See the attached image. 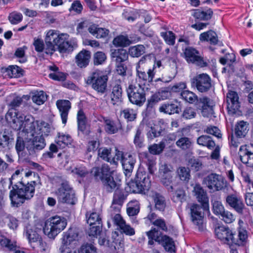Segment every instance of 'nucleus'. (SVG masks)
<instances>
[{"label":"nucleus","mask_w":253,"mask_h":253,"mask_svg":"<svg viewBox=\"0 0 253 253\" xmlns=\"http://www.w3.org/2000/svg\"><path fill=\"white\" fill-rule=\"evenodd\" d=\"M5 118L8 122L13 123L15 129L22 130L21 133L28 137L34 136L33 131L38 121H35L32 115H24L11 109L6 113Z\"/></svg>","instance_id":"obj_1"},{"label":"nucleus","mask_w":253,"mask_h":253,"mask_svg":"<svg viewBox=\"0 0 253 253\" xmlns=\"http://www.w3.org/2000/svg\"><path fill=\"white\" fill-rule=\"evenodd\" d=\"M36 182L31 181L26 185H18L17 189H12L10 191L9 197L11 204L14 207H18L24 203L25 200L32 198L35 193V186Z\"/></svg>","instance_id":"obj_2"},{"label":"nucleus","mask_w":253,"mask_h":253,"mask_svg":"<svg viewBox=\"0 0 253 253\" xmlns=\"http://www.w3.org/2000/svg\"><path fill=\"white\" fill-rule=\"evenodd\" d=\"M80 238L79 232L76 229L70 228L64 232L61 239L59 253H77L75 249L78 246Z\"/></svg>","instance_id":"obj_3"},{"label":"nucleus","mask_w":253,"mask_h":253,"mask_svg":"<svg viewBox=\"0 0 253 253\" xmlns=\"http://www.w3.org/2000/svg\"><path fill=\"white\" fill-rule=\"evenodd\" d=\"M67 225V220L65 217L56 215L48 219L45 223L43 232L49 238L54 239L66 228Z\"/></svg>","instance_id":"obj_4"},{"label":"nucleus","mask_w":253,"mask_h":253,"mask_svg":"<svg viewBox=\"0 0 253 253\" xmlns=\"http://www.w3.org/2000/svg\"><path fill=\"white\" fill-rule=\"evenodd\" d=\"M44 41L46 47L45 52L46 54H51L56 50V45L63 40H67L68 35L66 34L61 33L59 31L50 29L45 32Z\"/></svg>","instance_id":"obj_5"},{"label":"nucleus","mask_w":253,"mask_h":253,"mask_svg":"<svg viewBox=\"0 0 253 253\" xmlns=\"http://www.w3.org/2000/svg\"><path fill=\"white\" fill-rule=\"evenodd\" d=\"M108 76L103 71L96 70L88 78L86 83L92 88L100 94H103L106 90Z\"/></svg>","instance_id":"obj_6"},{"label":"nucleus","mask_w":253,"mask_h":253,"mask_svg":"<svg viewBox=\"0 0 253 253\" xmlns=\"http://www.w3.org/2000/svg\"><path fill=\"white\" fill-rule=\"evenodd\" d=\"M113 164L117 166L121 162L126 175H129L133 169L135 160L133 156L128 153L124 154L122 151L115 149V155L112 158Z\"/></svg>","instance_id":"obj_7"},{"label":"nucleus","mask_w":253,"mask_h":253,"mask_svg":"<svg viewBox=\"0 0 253 253\" xmlns=\"http://www.w3.org/2000/svg\"><path fill=\"white\" fill-rule=\"evenodd\" d=\"M147 89L141 84H130L127 89L130 102L139 106L142 105L146 100L144 90Z\"/></svg>","instance_id":"obj_8"},{"label":"nucleus","mask_w":253,"mask_h":253,"mask_svg":"<svg viewBox=\"0 0 253 253\" xmlns=\"http://www.w3.org/2000/svg\"><path fill=\"white\" fill-rule=\"evenodd\" d=\"M203 184L210 190L218 191L226 186V181L222 175L212 173L204 178Z\"/></svg>","instance_id":"obj_9"},{"label":"nucleus","mask_w":253,"mask_h":253,"mask_svg":"<svg viewBox=\"0 0 253 253\" xmlns=\"http://www.w3.org/2000/svg\"><path fill=\"white\" fill-rule=\"evenodd\" d=\"M59 202L74 205L77 199L74 190L67 183H63L55 192Z\"/></svg>","instance_id":"obj_10"},{"label":"nucleus","mask_w":253,"mask_h":253,"mask_svg":"<svg viewBox=\"0 0 253 253\" xmlns=\"http://www.w3.org/2000/svg\"><path fill=\"white\" fill-rule=\"evenodd\" d=\"M146 234L148 237L161 244L167 251L169 253H175V244L171 238L166 235L161 236L155 228L147 232Z\"/></svg>","instance_id":"obj_11"},{"label":"nucleus","mask_w":253,"mask_h":253,"mask_svg":"<svg viewBox=\"0 0 253 253\" xmlns=\"http://www.w3.org/2000/svg\"><path fill=\"white\" fill-rule=\"evenodd\" d=\"M183 55L185 60L189 63H193L201 67L208 65L207 61L195 48L191 47L186 48L183 51Z\"/></svg>","instance_id":"obj_12"},{"label":"nucleus","mask_w":253,"mask_h":253,"mask_svg":"<svg viewBox=\"0 0 253 253\" xmlns=\"http://www.w3.org/2000/svg\"><path fill=\"white\" fill-rule=\"evenodd\" d=\"M215 236L221 242L228 245L233 246L234 232L228 227L224 225H219L215 228Z\"/></svg>","instance_id":"obj_13"},{"label":"nucleus","mask_w":253,"mask_h":253,"mask_svg":"<svg viewBox=\"0 0 253 253\" xmlns=\"http://www.w3.org/2000/svg\"><path fill=\"white\" fill-rule=\"evenodd\" d=\"M190 216L193 223L196 225L199 230L203 229L204 213L202 211L201 207L195 204L190 206Z\"/></svg>","instance_id":"obj_14"},{"label":"nucleus","mask_w":253,"mask_h":253,"mask_svg":"<svg viewBox=\"0 0 253 253\" xmlns=\"http://www.w3.org/2000/svg\"><path fill=\"white\" fill-rule=\"evenodd\" d=\"M197 107L201 111L204 117H209L213 114V106L214 105L212 101L206 96H202L198 98L196 103Z\"/></svg>","instance_id":"obj_15"},{"label":"nucleus","mask_w":253,"mask_h":253,"mask_svg":"<svg viewBox=\"0 0 253 253\" xmlns=\"http://www.w3.org/2000/svg\"><path fill=\"white\" fill-rule=\"evenodd\" d=\"M239 155L243 163L246 164L249 167H253V144L241 146Z\"/></svg>","instance_id":"obj_16"},{"label":"nucleus","mask_w":253,"mask_h":253,"mask_svg":"<svg viewBox=\"0 0 253 253\" xmlns=\"http://www.w3.org/2000/svg\"><path fill=\"white\" fill-rule=\"evenodd\" d=\"M197 89L204 92L208 91L211 86V81L210 76L205 73L197 75L194 79Z\"/></svg>","instance_id":"obj_17"},{"label":"nucleus","mask_w":253,"mask_h":253,"mask_svg":"<svg viewBox=\"0 0 253 253\" xmlns=\"http://www.w3.org/2000/svg\"><path fill=\"white\" fill-rule=\"evenodd\" d=\"M27 140L26 148L28 150H40L45 146V142L43 137L35 135L34 136L25 137Z\"/></svg>","instance_id":"obj_18"},{"label":"nucleus","mask_w":253,"mask_h":253,"mask_svg":"<svg viewBox=\"0 0 253 253\" xmlns=\"http://www.w3.org/2000/svg\"><path fill=\"white\" fill-rule=\"evenodd\" d=\"M239 96L235 91L229 90L226 94V102L228 111L231 114L236 113L240 107Z\"/></svg>","instance_id":"obj_19"},{"label":"nucleus","mask_w":253,"mask_h":253,"mask_svg":"<svg viewBox=\"0 0 253 253\" xmlns=\"http://www.w3.org/2000/svg\"><path fill=\"white\" fill-rule=\"evenodd\" d=\"M166 124L163 120H159L153 121L149 123V129L147 133V136L149 139L158 137L163 129L165 128Z\"/></svg>","instance_id":"obj_20"},{"label":"nucleus","mask_w":253,"mask_h":253,"mask_svg":"<svg viewBox=\"0 0 253 253\" xmlns=\"http://www.w3.org/2000/svg\"><path fill=\"white\" fill-rule=\"evenodd\" d=\"M193 195L197 201L201 203L203 209L209 210V198L206 192L199 184H196L192 191Z\"/></svg>","instance_id":"obj_21"},{"label":"nucleus","mask_w":253,"mask_h":253,"mask_svg":"<svg viewBox=\"0 0 253 253\" xmlns=\"http://www.w3.org/2000/svg\"><path fill=\"white\" fill-rule=\"evenodd\" d=\"M56 105L59 111L62 124L65 125L68 119L69 112L71 108L70 102L67 100H58Z\"/></svg>","instance_id":"obj_22"},{"label":"nucleus","mask_w":253,"mask_h":253,"mask_svg":"<svg viewBox=\"0 0 253 253\" xmlns=\"http://www.w3.org/2000/svg\"><path fill=\"white\" fill-rule=\"evenodd\" d=\"M171 166L166 164H161L159 168V176L162 182L167 186L171 183Z\"/></svg>","instance_id":"obj_23"},{"label":"nucleus","mask_w":253,"mask_h":253,"mask_svg":"<svg viewBox=\"0 0 253 253\" xmlns=\"http://www.w3.org/2000/svg\"><path fill=\"white\" fill-rule=\"evenodd\" d=\"M154 75L153 69H149L147 75L145 71H136V83L135 84H141L143 86L146 87L148 83L152 82Z\"/></svg>","instance_id":"obj_24"},{"label":"nucleus","mask_w":253,"mask_h":253,"mask_svg":"<svg viewBox=\"0 0 253 253\" xmlns=\"http://www.w3.org/2000/svg\"><path fill=\"white\" fill-rule=\"evenodd\" d=\"M136 177L141 193L148 191L151 187L150 177L149 175L144 171H138Z\"/></svg>","instance_id":"obj_25"},{"label":"nucleus","mask_w":253,"mask_h":253,"mask_svg":"<svg viewBox=\"0 0 253 253\" xmlns=\"http://www.w3.org/2000/svg\"><path fill=\"white\" fill-rule=\"evenodd\" d=\"M226 203L238 212L242 213L244 205L241 198L235 194L228 195L226 199Z\"/></svg>","instance_id":"obj_26"},{"label":"nucleus","mask_w":253,"mask_h":253,"mask_svg":"<svg viewBox=\"0 0 253 253\" xmlns=\"http://www.w3.org/2000/svg\"><path fill=\"white\" fill-rule=\"evenodd\" d=\"M91 54L89 51L82 50L76 56V63L80 68L86 67L90 61Z\"/></svg>","instance_id":"obj_27"},{"label":"nucleus","mask_w":253,"mask_h":253,"mask_svg":"<svg viewBox=\"0 0 253 253\" xmlns=\"http://www.w3.org/2000/svg\"><path fill=\"white\" fill-rule=\"evenodd\" d=\"M51 130L50 126L44 122H39L37 123L36 128H35L33 133L39 136L43 137L47 136Z\"/></svg>","instance_id":"obj_28"},{"label":"nucleus","mask_w":253,"mask_h":253,"mask_svg":"<svg viewBox=\"0 0 253 253\" xmlns=\"http://www.w3.org/2000/svg\"><path fill=\"white\" fill-rule=\"evenodd\" d=\"M91 173L97 179H100L101 181L107 176L111 172L110 170L109 167L107 165H103L101 168L96 167L92 169Z\"/></svg>","instance_id":"obj_29"},{"label":"nucleus","mask_w":253,"mask_h":253,"mask_svg":"<svg viewBox=\"0 0 253 253\" xmlns=\"http://www.w3.org/2000/svg\"><path fill=\"white\" fill-rule=\"evenodd\" d=\"M0 246L9 251H14V253H25L24 252L17 249L16 243L14 241H11L4 236L0 237Z\"/></svg>","instance_id":"obj_30"},{"label":"nucleus","mask_w":253,"mask_h":253,"mask_svg":"<svg viewBox=\"0 0 253 253\" xmlns=\"http://www.w3.org/2000/svg\"><path fill=\"white\" fill-rule=\"evenodd\" d=\"M105 123V130L109 134H114L122 128L119 122H114L109 119H103Z\"/></svg>","instance_id":"obj_31"},{"label":"nucleus","mask_w":253,"mask_h":253,"mask_svg":"<svg viewBox=\"0 0 253 253\" xmlns=\"http://www.w3.org/2000/svg\"><path fill=\"white\" fill-rule=\"evenodd\" d=\"M248 238L247 231L243 228H239L237 238H235V234L234 233L233 245L243 246L246 243Z\"/></svg>","instance_id":"obj_32"},{"label":"nucleus","mask_w":253,"mask_h":253,"mask_svg":"<svg viewBox=\"0 0 253 253\" xmlns=\"http://www.w3.org/2000/svg\"><path fill=\"white\" fill-rule=\"evenodd\" d=\"M111 57L118 63H121L126 60L128 54L124 49H112Z\"/></svg>","instance_id":"obj_33"},{"label":"nucleus","mask_w":253,"mask_h":253,"mask_svg":"<svg viewBox=\"0 0 253 253\" xmlns=\"http://www.w3.org/2000/svg\"><path fill=\"white\" fill-rule=\"evenodd\" d=\"M24 236L28 239L29 243L33 248H35L36 244L41 239L37 232L31 228L27 229L26 231L24 233Z\"/></svg>","instance_id":"obj_34"},{"label":"nucleus","mask_w":253,"mask_h":253,"mask_svg":"<svg viewBox=\"0 0 253 253\" xmlns=\"http://www.w3.org/2000/svg\"><path fill=\"white\" fill-rule=\"evenodd\" d=\"M73 139L71 136L66 133H58L56 139L57 145L61 148H64L72 142Z\"/></svg>","instance_id":"obj_35"},{"label":"nucleus","mask_w":253,"mask_h":253,"mask_svg":"<svg viewBox=\"0 0 253 253\" xmlns=\"http://www.w3.org/2000/svg\"><path fill=\"white\" fill-rule=\"evenodd\" d=\"M88 31L96 38H105L109 34L108 30L97 27L95 25H92L89 27Z\"/></svg>","instance_id":"obj_36"},{"label":"nucleus","mask_w":253,"mask_h":253,"mask_svg":"<svg viewBox=\"0 0 253 253\" xmlns=\"http://www.w3.org/2000/svg\"><path fill=\"white\" fill-rule=\"evenodd\" d=\"M200 40L201 41H210L214 44L217 43L218 41L216 34L213 31L202 33L200 36Z\"/></svg>","instance_id":"obj_37"},{"label":"nucleus","mask_w":253,"mask_h":253,"mask_svg":"<svg viewBox=\"0 0 253 253\" xmlns=\"http://www.w3.org/2000/svg\"><path fill=\"white\" fill-rule=\"evenodd\" d=\"M197 142L199 145L207 147L210 149L213 148L215 146V143L211 138L206 135L199 137L197 139Z\"/></svg>","instance_id":"obj_38"},{"label":"nucleus","mask_w":253,"mask_h":253,"mask_svg":"<svg viewBox=\"0 0 253 253\" xmlns=\"http://www.w3.org/2000/svg\"><path fill=\"white\" fill-rule=\"evenodd\" d=\"M212 211L214 214L220 216L225 211V209L221 202L217 198L211 199Z\"/></svg>","instance_id":"obj_39"},{"label":"nucleus","mask_w":253,"mask_h":253,"mask_svg":"<svg viewBox=\"0 0 253 253\" xmlns=\"http://www.w3.org/2000/svg\"><path fill=\"white\" fill-rule=\"evenodd\" d=\"M145 52V47L142 44L132 46L129 47L128 53L133 57H138Z\"/></svg>","instance_id":"obj_40"},{"label":"nucleus","mask_w":253,"mask_h":253,"mask_svg":"<svg viewBox=\"0 0 253 253\" xmlns=\"http://www.w3.org/2000/svg\"><path fill=\"white\" fill-rule=\"evenodd\" d=\"M248 131V124L246 122L241 121L237 123L235 127V133L238 137H242L246 135Z\"/></svg>","instance_id":"obj_41"},{"label":"nucleus","mask_w":253,"mask_h":253,"mask_svg":"<svg viewBox=\"0 0 253 253\" xmlns=\"http://www.w3.org/2000/svg\"><path fill=\"white\" fill-rule=\"evenodd\" d=\"M49 69L54 72L49 75V77L51 79L58 81H62L65 79V75L62 72H59L58 68L56 66H50L49 67Z\"/></svg>","instance_id":"obj_42"},{"label":"nucleus","mask_w":253,"mask_h":253,"mask_svg":"<svg viewBox=\"0 0 253 253\" xmlns=\"http://www.w3.org/2000/svg\"><path fill=\"white\" fill-rule=\"evenodd\" d=\"M125 190L129 193H141L136 177L134 180H131L127 183Z\"/></svg>","instance_id":"obj_43"},{"label":"nucleus","mask_w":253,"mask_h":253,"mask_svg":"<svg viewBox=\"0 0 253 253\" xmlns=\"http://www.w3.org/2000/svg\"><path fill=\"white\" fill-rule=\"evenodd\" d=\"M46 99L47 95L43 91L35 92L32 96V100L33 102L38 105L43 104Z\"/></svg>","instance_id":"obj_44"},{"label":"nucleus","mask_w":253,"mask_h":253,"mask_svg":"<svg viewBox=\"0 0 253 253\" xmlns=\"http://www.w3.org/2000/svg\"><path fill=\"white\" fill-rule=\"evenodd\" d=\"M167 139L162 140L159 144H154L149 147V151L150 153L154 155L159 154L162 152L166 146Z\"/></svg>","instance_id":"obj_45"},{"label":"nucleus","mask_w":253,"mask_h":253,"mask_svg":"<svg viewBox=\"0 0 253 253\" xmlns=\"http://www.w3.org/2000/svg\"><path fill=\"white\" fill-rule=\"evenodd\" d=\"M182 98L190 103H196L198 99L197 96L193 92L189 90H184L181 93Z\"/></svg>","instance_id":"obj_46"},{"label":"nucleus","mask_w":253,"mask_h":253,"mask_svg":"<svg viewBox=\"0 0 253 253\" xmlns=\"http://www.w3.org/2000/svg\"><path fill=\"white\" fill-rule=\"evenodd\" d=\"M177 109V107L173 104H163L159 107L160 112L169 114L176 113Z\"/></svg>","instance_id":"obj_47"},{"label":"nucleus","mask_w":253,"mask_h":253,"mask_svg":"<svg viewBox=\"0 0 253 253\" xmlns=\"http://www.w3.org/2000/svg\"><path fill=\"white\" fill-rule=\"evenodd\" d=\"M23 172V169H17L11 176V183L14 184L16 187L18 185H22L23 183L21 181Z\"/></svg>","instance_id":"obj_48"},{"label":"nucleus","mask_w":253,"mask_h":253,"mask_svg":"<svg viewBox=\"0 0 253 253\" xmlns=\"http://www.w3.org/2000/svg\"><path fill=\"white\" fill-rule=\"evenodd\" d=\"M77 120L79 129L82 132H84L86 129V121L84 113L82 110H79L78 112Z\"/></svg>","instance_id":"obj_49"},{"label":"nucleus","mask_w":253,"mask_h":253,"mask_svg":"<svg viewBox=\"0 0 253 253\" xmlns=\"http://www.w3.org/2000/svg\"><path fill=\"white\" fill-rule=\"evenodd\" d=\"M87 221L90 226L96 224L102 225L101 217L99 212H93L90 213L87 218Z\"/></svg>","instance_id":"obj_50"},{"label":"nucleus","mask_w":253,"mask_h":253,"mask_svg":"<svg viewBox=\"0 0 253 253\" xmlns=\"http://www.w3.org/2000/svg\"><path fill=\"white\" fill-rule=\"evenodd\" d=\"M113 44L117 46H126L130 44V41L125 36H119L113 40Z\"/></svg>","instance_id":"obj_51"},{"label":"nucleus","mask_w":253,"mask_h":253,"mask_svg":"<svg viewBox=\"0 0 253 253\" xmlns=\"http://www.w3.org/2000/svg\"><path fill=\"white\" fill-rule=\"evenodd\" d=\"M122 114L127 121H133L136 118L137 113L135 110L126 108L122 111Z\"/></svg>","instance_id":"obj_52"},{"label":"nucleus","mask_w":253,"mask_h":253,"mask_svg":"<svg viewBox=\"0 0 253 253\" xmlns=\"http://www.w3.org/2000/svg\"><path fill=\"white\" fill-rule=\"evenodd\" d=\"M127 213L129 216H134L137 214L139 211L138 202L137 201H132L128 204Z\"/></svg>","instance_id":"obj_53"},{"label":"nucleus","mask_w":253,"mask_h":253,"mask_svg":"<svg viewBox=\"0 0 253 253\" xmlns=\"http://www.w3.org/2000/svg\"><path fill=\"white\" fill-rule=\"evenodd\" d=\"M66 40H63L62 42L58 43V45H56V49H57L60 53H65L72 50V46Z\"/></svg>","instance_id":"obj_54"},{"label":"nucleus","mask_w":253,"mask_h":253,"mask_svg":"<svg viewBox=\"0 0 253 253\" xmlns=\"http://www.w3.org/2000/svg\"><path fill=\"white\" fill-rule=\"evenodd\" d=\"M155 208L160 211H163L166 207V203L164 198L159 194H156L154 198Z\"/></svg>","instance_id":"obj_55"},{"label":"nucleus","mask_w":253,"mask_h":253,"mask_svg":"<svg viewBox=\"0 0 253 253\" xmlns=\"http://www.w3.org/2000/svg\"><path fill=\"white\" fill-rule=\"evenodd\" d=\"M111 154V150L106 148H101L98 150V156L104 160L107 161L113 164L112 162V158L109 156Z\"/></svg>","instance_id":"obj_56"},{"label":"nucleus","mask_w":253,"mask_h":253,"mask_svg":"<svg viewBox=\"0 0 253 253\" xmlns=\"http://www.w3.org/2000/svg\"><path fill=\"white\" fill-rule=\"evenodd\" d=\"M6 72L10 78H17L21 74V70L17 66H9L6 69Z\"/></svg>","instance_id":"obj_57"},{"label":"nucleus","mask_w":253,"mask_h":253,"mask_svg":"<svg viewBox=\"0 0 253 253\" xmlns=\"http://www.w3.org/2000/svg\"><path fill=\"white\" fill-rule=\"evenodd\" d=\"M111 218L114 225L117 226L118 229H120L123 225H124V223L126 222L122 215L119 213L112 214Z\"/></svg>","instance_id":"obj_58"},{"label":"nucleus","mask_w":253,"mask_h":253,"mask_svg":"<svg viewBox=\"0 0 253 253\" xmlns=\"http://www.w3.org/2000/svg\"><path fill=\"white\" fill-rule=\"evenodd\" d=\"M122 94V90L120 85H115L113 88L112 100L116 102L121 101Z\"/></svg>","instance_id":"obj_59"},{"label":"nucleus","mask_w":253,"mask_h":253,"mask_svg":"<svg viewBox=\"0 0 253 253\" xmlns=\"http://www.w3.org/2000/svg\"><path fill=\"white\" fill-rule=\"evenodd\" d=\"M23 18L22 14L20 12L13 11L8 16V20L11 24L15 25L20 23Z\"/></svg>","instance_id":"obj_60"},{"label":"nucleus","mask_w":253,"mask_h":253,"mask_svg":"<svg viewBox=\"0 0 253 253\" xmlns=\"http://www.w3.org/2000/svg\"><path fill=\"white\" fill-rule=\"evenodd\" d=\"M113 172V171H112L111 173L109 174L108 176H107L103 180H102L104 184L107 187V188L108 189V190L115 188L117 186L116 182L111 175Z\"/></svg>","instance_id":"obj_61"},{"label":"nucleus","mask_w":253,"mask_h":253,"mask_svg":"<svg viewBox=\"0 0 253 253\" xmlns=\"http://www.w3.org/2000/svg\"><path fill=\"white\" fill-rule=\"evenodd\" d=\"M176 145L183 150H186L189 148L191 145L190 140L186 137L179 138L176 142Z\"/></svg>","instance_id":"obj_62"},{"label":"nucleus","mask_w":253,"mask_h":253,"mask_svg":"<svg viewBox=\"0 0 253 253\" xmlns=\"http://www.w3.org/2000/svg\"><path fill=\"white\" fill-rule=\"evenodd\" d=\"M177 174L181 180L186 181L190 178V170L185 167H180L177 169Z\"/></svg>","instance_id":"obj_63"},{"label":"nucleus","mask_w":253,"mask_h":253,"mask_svg":"<svg viewBox=\"0 0 253 253\" xmlns=\"http://www.w3.org/2000/svg\"><path fill=\"white\" fill-rule=\"evenodd\" d=\"M161 36L164 39L167 43L169 45H173L175 42V36L171 31L161 33Z\"/></svg>","instance_id":"obj_64"}]
</instances>
